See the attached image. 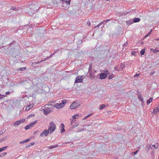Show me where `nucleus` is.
<instances>
[{"instance_id": "nucleus-54", "label": "nucleus", "mask_w": 159, "mask_h": 159, "mask_svg": "<svg viewBox=\"0 0 159 159\" xmlns=\"http://www.w3.org/2000/svg\"><path fill=\"white\" fill-rule=\"evenodd\" d=\"M0 155H1V157H3V156H4V153H2L1 154H0Z\"/></svg>"}, {"instance_id": "nucleus-13", "label": "nucleus", "mask_w": 159, "mask_h": 159, "mask_svg": "<svg viewBox=\"0 0 159 159\" xmlns=\"http://www.w3.org/2000/svg\"><path fill=\"white\" fill-rule=\"evenodd\" d=\"M43 60H41V61H38L37 62H33L32 63V66H35L36 65V64L40 63L41 62H43Z\"/></svg>"}, {"instance_id": "nucleus-35", "label": "nucleus", "mask_w": 159, "mask_h": 159, "mask_svg": "<svg viewBox=\"0 0 159 159\" xmlns=\"http://www.w3.org/2000/svg\"><path fill=\"white\" fill-rule=\"evenodd\" d=\"M5 95H2L0 94V100L2 99L3 98H4L5 97Z\"/></svg>"}, {"instance_id": "nucleus-23", "label": "nucleus", "mask_w": 159, "mask_h": 159, "mask_svg": "<svg viewBox=\"0 0 159 159\" xmlns=\"http://www.w3.org/2000/svg\"><path fill=\"white\" fill-rule=\"evenodd\" d=\"M104 73L106 74V75H109V72L108 70H105L103 71Z\"/></svg>"}, {"instance_id": "nucleus-49", "label": "nucleus", "mask_w": 159, "mask_h": 159, "mask_svg": "<svg viewBox=\"0 0 159 159\" xmlns=\"http://www.w3.org/2000/svg\"><path fill=\"white\" fill-rule=\"evenodd\" d=\"M154 73H155V72H154V71H152V72H151L150 74H151V75H153Z\"/></svg>"}, {"instance_id": "nucleus-24", "label": "nucleus", "mask_w": 159, "mask_h": 159, "mask_svg": "<svg viewBox=\"0 0 159 159\" xmlns=\"http://www.w3.org/2000/svg\"><path fill=\"white\" fill-rule=\"evenodd\" d=\"M57 145H52V146H50L49 147V148L51 149H52L53 148H56V147H57Z\"/></svg>"}, {"instance_id": "nucleus-30", "label": "nucleus", "mask_w": 159, "mask_h": 159, "mask_svg": "<svg viewBox=\"0 0 159 159\" xmlns=\"http://www.w3.org/2000/svg\"><path fill=\"white\" fill-rule=\"evenodd\" d=\"M30 127H31L30 126V125H26V126L25 127V129L26 130H27V129H29Z\"/></svg>"}, {"instance_id": "nucleus-39", "label": "nucleus", "mask_w": 159, "mask_h": 159, "mask_svg": "<svg viewBox=\"0 0 159 159\" xmlns=\"http://www.w3.org/2000/svg\"><path fill=\"white\" fill-rule=\"evenodd\" d=\"M151 31L150 32V33H149L148 34H147V35H146L144 36V38H146L147 37H148V35H149L150 34V33H151Z\"/></svg>"}, {"instance_id": "nucleus-15", "label": "nucleus", "mask_w": 159, "mask_h": 159, "mask_svg": "<svg viewBox=\"0 0 159 159\" xmlns=\"http://www.w3.org/2000/svg\"><path fill=\"white\" fill-rule=\"evenodd\" d=\"M37 122V120H35L34 122H32V123H31L29 125H30V126L31 127H32Z\"/></svg>"}, {"instance_id": "nucleus-11", "label": "nucleus", "mask_w": 159, "mask_h": 159, "mask_svg": "<svg viewBox=\"0 0 159 159\" xmlns=\"http://www.w3.org/2000/svg\"><path fill=\"white\" fill-rule=\"evenodd\" d=\"M33 106V104H30L27 106L26 107V110L29 111L30 108H32Z\"/></svg>"}, {"instance_id": "nucleus-50", "label": "nucleus", "mask_w": 159, "mask_h": 159, "mask_svg": "<svg viewBox=\"0 0 159 159\" xmlns=\"http://www.w3.org/2000/svg\"><path fill=\"white\" fill-rule=\"evenodd\" d=\"M9 93H10V92H6L5 93V94H6V95H8V94H9Z\"/></svg>"}, {"instance_id": "nucleus-40", "label": "nucleus", "mask_w": 159, "mask_h": 159, "mask_svg": "<svg viewBox=\"0 0 159 159\" xmlns=\"http://www.w3.org/2000/svg\"><path fill=\"white\" fill-rule=\"evenodd\" d=\"M120 66H121V67L122 68V69H123V68H124V67H125V65H124L123 64V63H121V65H120Z\"/></svg>"}, {"instance_id": "nucleus-14", "label": "nucleus", "mask_w": 159, "mask_h": 159, "mask_svg": "<svg viewBox=\"0 0 159 159\" xmlns=\"http://www.w3.org/2000/svg\"><path fill=\"white\" fill-rule=\"evenodd\" d=\"M145 52V48L142 49L140 52V54L141 55H143Z\"/></svg>"}, {"instance_id": "nucleus-1", "label": "nucleus", "mask_w": 159, "mask_h": 159, "mask_svg": "<svg viewBox=\"0 0 159 159\" xmlns=\"http://www.w3.org/2000/svg\"><path fill=\"white\" fill-rule=\"evenodd\" d=\"M56 125L53 121L51 122L50 123L48 130H49V131H50V134L52 133L56 129Z\"/></svg>"}, {"instance_id": "nucleus-12", "label": "nucleus", "mask_w": 159, "mask_h": 159, "mask_svg": "<svg viewBox=\"0 0 159 159\" xmlns=\"http://www.w3.org/2000/svg\"><path fill=\"white\" fill-rule=\"evenodd\" d=\"M140 20V19L139 18H134L133 19V21L134 23L139 22Z\"/></svg>"}, {"instance_id": "nucleus-7", "label": "nucleus", "mask_w": 159, "mask_h": 159, "mask_svg": "<svg viewBox=\"0 0 159 159\" xmlns=\"http://www.w3.org/2000/svg\"><path fill=\"white\" fill-rule=\"evenodd\" d=\"M43 113L45 115H47L49 113H51L52 111L49 108H47L43 109Z\"/></svg>"}, {"instance_id": "nucleus-33", "label": "nucleus", "mask_w": 159, "mask_h": 159, "mask_svg": "<svg viewBox=\"0 0 159 159\" xmlns=\"http://www.w3.org/2000/svg\"><path fill=\"white\" fill-rule=\"evenodd\" d=\"M54 53H53L49 57H47V58H45L44 59V60H43V61H45L46 60H47L48 59V58H50L51 56H52L53 54H54Z\"/></svg>"}, {"instance_id": "nucleus-45", "label": "nucleus", "mask_w": 159, "mask_h": 159, "mask_svg": "<svg viewBox=\"0 0 159 159\" xmlns=\"http://www.w3.org/2000/svg\"><path fill=\"white\" fill-rule=\"evenodd\" d=\"M34 143L32 142V143H30V146H32L34 145Z\"/></svg>"}, {"instance_id": "nucleus-51", "label": "nucleus", "mask_w": 159, "mask_h": 159, "mask_svg": "<svg viewBox=\"0 0 159 159\" xmlns=\"http://www.w3.org/2000/svg\"><path fill=\"white\" fill-rule=\"evenodd\" d=\"M153 147H154L156 148H158V145H157V146H155L154 145H153Z\"/></svg>"}, {"instance_id": "nucleus-22", "label": "nucleus", "mask_w": 159, "mask_h": 159, "mask_svg": "<svg viewBox=\"0 0 159 159\" xmlns=\"http://www.w3.org/2000/svg\"><path fill=\"white\" fill-rule=\"evenodd\" d=\"M137 95L138 96V98H141V95L139 91L137 92Z\"/></svg>"}, {"instance_id": "nucleus-25", "label": "nucleus", "mask_w": 159, "mask_h": 159, "mask_svg": "<svg viewBox=\"0 0 159 159\" xmlns=\"http://www.w3.org/2000/svg\"><path fill=\"white\" fill-rule=\"evenodd\" d=\"M78 125V123H75L74 125L72 126L71 128L72 129V128H74L75 127Z\"/></svg>"}, {"instance_id": "nucleus-32", "label": "nucleus", "mask_w": 159, "mask_h": 159, "mask_svg": "<svg viewBox=\"0 0 159 159\" xmlns=\"http://www.w3.org/2000/svg\"><path fill=\"white\" fill-rule=\"evenodd\" d=\"M106 21L105 20L102 22H101L100 23H99V25H101L102 24H105V23H106L105 22H106Z\"/></svg>"}, {"instance_id": "nucleus-55", "label": "nucleus", "mask_w": 159, "mask_h": 159, "mask_svg": "<svg viewBox=\"0 0 159 159\" xmlns=\"http://www.w3.org/2000/svg\"><path fill=\"white\" fill-rule=\"evenodd\" d=\"M25 143V142H24V141H21V142H20V144H22V143Z\"/></svg>"}, {"instance_id": "nucleus-43", "label": "nucleus", "mask_w": 159, "mask_h": 159, "mask_svg": "<svg viewBox=\"0 0 159 159\" xmlns=\"http://www.w3.org/2000/svg\"><path fill=\"white\" fill-rule=\"evenodd\" d=\"M114 69H115L116 70H117V71H119V68H118L117 67H116V66H115L114 68Z\"/></svg>"}, {"instance_id": "nucleus-57", "label": "nucleus", "mask_w": 159, "mask_h": 159, "mask_svg": "<svg viewBox=\"0 0 159 159\" xmlns=\"http://www.w3.org/2000/svg\"><path fill=\"white\" fill-rule=\"evenodd\" d=\"M30 145H27L26 146V148H28L29 147H30Z\"/></svg>"}, {"instance_id": "nucleus-41", "label": "nucleus", "mask_w": 159, "mask_h": 159, "mask_svg": "<svg viewBox=\"0 0 159 159\" xmlns=\"http://www.w3.org/2000/svg\"><path fill=\"white\" fill-rule=\"evenodd\" d=\"M30 141V139H28L24 141L25 143H27Z\"/></svg>"}, {"instance_id": "nucleus-60", "label": "nucleus", "mask_w": 159, "mask_h": 159, "mask_svg": "<svg viewBox=\"0 0 159 159\" xmlns=\"http://www.w3.org/2000/svg\"><path fill=\"white\" fill-rule=\"evenodd\" d=\"M128 43L127 42H126V43H124V46H125Z\"/></svg>"}, {"instance_id": "nucleus-9", "label": "nucleus", "mask_w": 159, "mask_h": 159, "mask_svg": "<svg viewBox=\"0 0 159 159\" xmlns=\"http://www.w3.org/2000/svg\"><path fill=\"white\" fill-rule=\"evenodd\" d=\"M65 125L63 123H61L60 128L61 129V133H62L63 132L65 131V130L64 129Z\"/></svg>"}, {"instance_id": "nucleus-53", "label": "nucleus", "mask_w": 159, "mask_h": 159, "mask_svg": "<svg viewBox=\"0 0 159 159\" xmlns=\"http://www.w3.org/2000/svg\"><path fill=\"white\" fill-rule=\"evenodd\" d=\"M76 121V120H75V119H73V120L71 122H72V123H71V124H72V122H75Z\"/></svg>"}, {"instance_id": "nucleus-56", "label": "nucleus", "mask_w": 159, "mask_h": 159, "mask_svg": "<svg viewBox=\"0 0 159 159\" xmlns=\"http://www.w3.org/2000/svg\"><path fill=\"white\" fill-rule=\"evenodd\" d=\"M99 25V24L98 25H97L95 26L94 28V29L95 28H96L97 27H99V26H100V25Z\"/></svg>"}, {"instance_id": "nucleus-36", "label": "nucleus", "mask_w": 159, "mask_h": 159, "mask_svg": "<svg viewBox=\"0 0 159 159\" xmlns=\"http://www.w3.org/2000/svg\"><path fill=\"white\" fill-rule=\"evenodd\" d=\"M153 145H149V147H148V149H149V148H152L153 147Z\"/></svg>"}, {"instance_id": "nucleus-62", "label": "nucleus", "mask_w": 159, "mask_h": 159, "mask_svg": "<svg viewBox=\"0 0 159 159\" xmlns=\"http://www.w3.org/2000/svg\"><path fill=\"white\" fill-rule=\"evenodd\" d=\"M81 130L83 131V129H81V130H79V131H77V132H80V131H81Z\"/></svg>"}, {"instance_id": "nucleus-37", "label": "nucleus", "mask_w": 159, "mask_h": 159, "mask_svg": "<svg viewBox=\"0 0 159 159\" xmlns=\"http://www.w3.org/2000/svg\"><path fill=\"white\" fill-rule=\"evenodd\" d=\"M113 77V75H110L109 76H108V79H112Z\"/></svg>"}, {"instance_id": "nucleus-63", "label": "nucleus", "mask_w": 159, "mask_h": 159, "mask_svg": "<svg viewBox=\"0 0 159 159\" xmlns=\"http://www.w3.org/2000/svg\"><path fill=\"white\" fill-rule=\"evenodd\" d=\"M4 156H5V155H6V154H7V152H4Z\"/></svg>"}, {"instance_id": "nucleus-58", "label": "nucleus", "mask_w": 159, "mask_h": 159, "mask_svg": "<svg viewBox=\"0 0 159 159\" xmlns=\"http://www.w3.org/2000/svg\"><path fill=\"white\" fill-rule=\"evenodd\" d=\"M110 19H108V20H105L106 21L105 23H106L107 22H108L109 21H110Z\"/></svg>"}, {"instance_id": "nucleus-46", "label": "nucleus", "mask_w": 159, "mask_h": 159, "mask_svg": "<svg viewBox=\"0 0 159 159\" xmlns=\"http://www.w3.org/2000/svg\"><path fill=\"white\" fill-rule=\"evenodd\" d=\"M139 151V150H137L136 151H135V152H134V154L135 155H136L137 154V153Z\"/></svg>"}, {"instance_id": "nucleus-17", "label": "nucleus", "mask_w": 159, "mask_h": 159, "mask_svg": "<svg viewBox=\"0 0 159 159\" xmlns=\"http://www.w3.org/2000/svg\"><path fill=\"white\" fill-rule=\"evenodd\" d=\"M134 22L133 20H130L126 22V23L128 24H131L133 23Z\"/></svg>"}, {"instance_id": "nucleus-28", "label": "nucleus", "mask_w": 159, "mask_h": 159, "mask_svg": "<svg viewBox=\"0 0 159 159\" xmlns=\"http://www.w3.org/2000/svg\"><path fill=\"white\" fill-rule=\"evenodd\" d=\"M71 0H64L65 2H66L67 4L68 3L69 4H70Z\"/></svg>"}, {"instance_id": "nucleus-16", "label": "nucleus", "mask_w": 159, "mask_h": 159, "mask_svg": "<svg viewBox=\"0 0 159 159\" xmlns=\"http://www.w3.org/2000/svg\"><path fill=\"white\" fill-rule=\"evenodd\" d=\"M159 51V48H156L154 50H153V52L155 53H157Z\"/></svg>"}, {"instance_id": "nucleus-5", "label": "nucleus", "mask_w": 159, "mask_h": 159, "mask_svg": "<svg viewBox=\"0 0 159 159\" xmlns=\"http://www.w3.org/2000/svg\"><path fill=\"white\" fill-rule=\"evenodd\" d=\"M50 132L49 131V130L48 129H45L40 134V136H43L44 135L45 136H47L48 134Z\"/></svg>"}, {"instance_id": "nucleus-34", "label": "nucleus", "mask_w": 159, "mask_h": 159, "mask_svg": "<svg viewBox=\"0 0 159 159\" xmlns=\"http://www.w3.org/2000/svg\"><path fill=\"white\" fill-rule=\"evenodd\" d=\"M79 116V115L78 114H76L75 115H74L73 116V119H76L77 117H78Z\"/></svg>"}, {"instance_id": "nucleus-6", "label": "nucleus", "mask_w": 159, "mask_h": 159, "mask_svg": "<svg viewBox=\"0 0 159 159\" xmlns=\"http://www.w3.org/2000/svg\"><path fill=\"white\" fill-rule=\"evenodd\" d=\"M49 107H51L53 106L54 107H56L57 108L59 109L61 108H62L63 107L62 106V105H61V103H56L55 105H52V104H49Z\"/></svg>"}, {"instance_id": "nucleus-4", "label": "nucleus", "mask_w": 159, "mask_h": 159, "mask_svg": "<svg viewBox=\"0 0 159 159\" xmlns=\"http://www.w3.org/2000/svg\"><path fill=\"white\" fill-rule=\"evenodd\" d=\"M25 120V119H21L20 120L16 121L13 125L14 126H18L21 123L24 122Z\"/></svg>"}, {"instance_id": "nucleus-59", "label": "nucleus", "mask_w": 159, "mask_h": 159, "mask_svg": "<svg viewBox=\"0 0 159 159\" xmlns=\"http://www.w3.org/2000/svg\"><path fill=\"white\" fill-rule=\"evenodd\" d=\"M3 134V132L2 131H0V135L2 134Z\"/></svg>"}, {"instance_id": "nucleus-10", "label": "nucleus", "mask_w": 159, "mask_h": 159, "mask_svg": "<svg viewBox=\"0 0 159 159\" xmlns=\"http://www.w3.org/2000/svg\"><path fill=\"white\" fill-rule=\"evenodd\" d=\"M89 74V76L91 80H93L95 77V76L94 74V73L92 72H90Z\"/></svg>"}, {"instance_id": "nucleus-47", "label": "nucleus", "mask_w": 159, "mask_h": 159, "mask_svg": "<svg viewBox=\"0 0 159 159\" xmlns=\"http://www.w3.org/2000/svg\"><path fill=\"white\" fill-rule=\"evenodd\" d=\"M90 21H88L87 22V24L89 26L90 25Z\"/></svg>"}, {"instance_id": "nucleus-21", "label": "nucleus", "mask_w": 159, "mask_h": 159, "mask_svg": "<svg viewBox=\"0 0 159 159\" xmlns=\"http://www.w3.org/2000/svg\"><path fill=\"white\" fill-rule=\"evenodd\" d=\"M66 103V100L64 101V100H63L61 101V102L60 103L61 104V105H62V106L63 107L64 106V104Z\"/></svg>"}, {"instance_id": "nucleus-44", "label": "nucleus", "mask_w": 159, "mask_h": 159, "mask_svg": "<svg viewBox=\"0 0 159 159\" xmlns=\"http://www.w3.org/2000/svg\"><path fill=\"white\" fill-rule=\"evenodd\" d=\"M91 115H89L87 116H86L85 117H84V118L83 119V120H85L86 119L87 117H88L89 116H90Z\"/></svg>"}, {"instance_id": "nucleus-31", "label": "nucleus", "mask_w": 159, "mask_h": 159, "mask_svg": "<svg viewBox=\"0 0 159 159\" xmlns=\"http://www.w3.org/2000/svg\"><path fill=\"white\" fill-rule=\"evenodd\" d=\"M26 68V67H22V68L18 69H17V70H20V71H23Z\"/></svg>"}, {"instance_id": "nucleus-64", "label": "nucleus", "mask_w": 159, "mask_h": 159, "mask_svg": "<svg viewBox=\"0 0 159 159\" xmlns=\"http://www.w3.org/2000/svg\"><path fill=\"white\" fill-rule=\"evenodd\" d=\"M156 110H157L159 111V108H157V109H156Z\"/></svg>"}, {"instance_id": "nucleus-2", "label": "nucleus", "mask_w": 159, "mask_h": 159, "mask_svg": "<svg viewBox=\"0 0 159 159\" xmlns=\"http://www.w3.org/2000/svg\"><path fill=\"white\" fill-rule=\"evenodd\" d=\"M80 104L79 102L75 101L70 106V108L72 109H75L80 106Z\"/></svg>"}, {"instance_id": "nucleus-18", "label": "nucleus", "mask_w": 159, "mask_h": 159, "mask_svg": "<svg viewBox=\"0 0 159 159\" xmlns=\"http://www.w3.org/2000/svg\"><path fill=\"white\" fill-rule=\"evenodd\" d=\"M7 148V146H6L4 147H2L0 148V152H2L4 150L6 149Z\"/></svg>"}, {"instance_id": "nucleus-19", "label": "nucleus", "mask_w": 159, "mask_h": 159, "mask_svg": "<svg viewBox=\"0 0 159 159\" xmlns=\"http://www.w3.org/2000/svg\"><path fill=\"white\" fill-rule=\"evenodd\" d=\"M152 101V98H149V100H148L147 101V105H148L150 104V103Z\"/></svg>"}, {"instance_id": "nucleus-38", "label": "nucleus", "mask_w": 159, "mask_h": 159, "mask_svg": "<svg viewBox=\"0 0 159 159\" xmlns=\"http://www.w3.org/2000/svg\"><path fill=\"white\" fill-rule=\"evenodd\" d=\"M139 75V74H136L134 76V77H137L138 78Z\"/></svg>"}, {"instance_id": "nucleus-61", "label": "nucleus", "mask_w": 159, "mask_h": 159, "mask_svg": "<svg viewBox=\"0 0 159 159\" xmlns=\"http://www.w3.org/2000/svg\"><path fill=\"white\" fill-rule=\"evenodd\" d=\"M96 72V71L95 70L93 71L92 73H94V74Z\"/></svg>"}, {"instance_id": "nucleus-8", "label": "nucleus", "mask_w": 159, "mask_h": 159, "mask_svg": "<svg viewBox=\"0 0 159 159\" xmlns=\"http://www.w3.org/2000/svg\"><path fill=\"white\" fill-rule=\"evenodd\" d=\"M107 77V75L104 73H102L100 74V79H104Z\"/></svg>"}, {"instance_id": "nucleus-29", "label": "nucleus", "mask_w": 159, "mask_h": 159, "mask_svg": "<svg viewBox=\"0 0 159 159\" xmlns=\"http://www.w3.org/2000/svg\"><path fill=\"white\" fill-rule=\"evenodd\" d=\"M157 108L156 107L153 110V112H154V113H155H155L157 114V112H158V111L157 110H156Z\"/></svg>"}, {"instance_id": "nucleus-48", "label": "nucleus", "mask_w": 159, "mask_h": 159, "mask_svg": "<svg viewBox=\"0 0 159 159\" xmlns=\"http://www.w3.org/2000/svg\"><path fill=\"white\" fill-rule=\"evenodd\" d=\"M139 99L142 102L143 101V98H139Z\"/></svg>"}, {"instance_id": "nucleus-20", "label": "nucleus", "mask_w": 159, "mask_h": 159, "mask_svg": "<svg viewBox=\"0 0 159 159\" xmlns=\"http://www.w3.org/2000/svg\"><path fill=\"white\" fill-rule=\"evenodd\" d=\"M92 64H90L89 68V72H88L89 73L90 72H92Z\"/></svg>"}, {"instance_id": "nucleus-26", "label": "nucleus", "mask_w": 159, "mask_h": 159, "mask_svg": "<svg viewBox=\"0 0 159 159\" xmlns=\"http://www.w3.org/2000/svg\"><path fill=\"white\" fill-rule=\"evenodd\" d=\"M106 107L105 104H102L100 105V109H102L103 108H104Z\"/></svg>"}, {"instance_id": "nucleus-42", "label": "nucleus", "mask_w": 159, "mask_h": 159, "mask_svg": "<svg viewBox=\"0 0 159 159\" xmlns=\"http://www.w3.org/2000/svg\"><path fill=\"white\" fill-rule=\"evenodd\" d=\"M11 9L12 10H15L16 9V7H12L11 8Z\"/></svg>"}, {"instance_id": "nucleus-52", "label": "nucleus", "mask_w": 159, "mask_h": 159, "mask_svg": "<svg viewBox=\"0 0 159 159\" xmlns=\"http://www.w3.org/2000/svg\"><path fill=\"white\" fill-rule=\"evenodd\" d=\"M153 147H154L156 148H158V145H157V146H155L154 145H153Z\"/></svg>"}, {"instance_id": "nucleus-27", "label": "nucleus", "mask_w": 159, "mask_h": 159, "mask_svg": "<svg viewBox=\"0 0 159 159\" xmlns=\"http://www.w3.org/2000/svg\"><path fill=\"white\" fill-rule=\"evenodd\" d=\"M7 139V137H4L2 138L0 140L1 141V142H2L3 141H4Z\"/></svg>"}, {"instance_id": "nucleus-3", "label": "nucleus", "mask_w": 159, "mask_h": 159, "mask_svg": "<svg viewBox=\"0 0 159 159\" xmlns=\"http://www.w3.org/2000/svg\"><path fill=\"white\" fill-rule=\"evenodd\" d=\"M83 77V75L78 76H77L75 78V83H77L82 82L84 79Z\"/></svg>"}]
</instances>
